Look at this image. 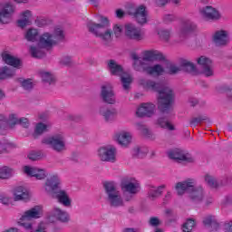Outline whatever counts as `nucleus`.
<instances>
[{
    "label": "nucleus",
    "instance_id": "49",
    "mask_svg": "<svg viewBox=\"0 0 232 232\" xmlns=\"http://www.w3.org/2000/svg\"><path fill=\"white\" fill-rule=\"evenodd\" d=\"M167 3H171V5H179V0H156L157 6H164Z\"/></svg>",
    "mask_w": 232,
    "mask_h": 232
},
{
    "label": "nucleus",
    "instance_id": "14",
    "mask_svg": "<svg viewBox=\"0 0 232 232\" xmlns=\"http://www.w3.org/2000/svg\"><path fill=\"white\" fill-rule=\"evenodd\" d=\"M98 157L103 162H115L117 160V149L113 145H105L98 150Z\"/></svg>",
    "mask_w": 232,
    "mask_h": 232
},
{
    "label": "nucleus",
    "instance_id": "10",
    "mask_svg": "<svg viewBox=\"0 0 232 232\" xmlns=\"http://www.w3.org/2000/svg\"><path fill=\"white\" fill-rule=\"evenodd\" d=\"M20 124L24 128H28L30 122L26 118L17 117V114H10L8 117L0 115V133H3L4 130H10Z\"/></svg>",
    "mask_w": 232,
    "mask_h": 232
},
{
    "label": "nucleus",
    "instance_id": "31",
    "mask_svg": "<svg viewBox=\"0 0 232 232\" xmlns=\"http://www.w3.org/2000/svg\"><path fill=\"white\" fill-rule=\"evenodd\" d=\"M166 189V185H160V187L150 186L149 188V198L155 200L162 195V192Z\"/></svg>",
    "mask_w": 232,
    "mask_h": 232
},
{
    "label": "nucleus",
    "instance_id": "33",
    "mask_svg": "<svg viewBox=\"0 0 232 232\" xmlns=\"http://www.w3.org/2000/svg\"><path fill=\"white\" fill-rule=\"evenodd\" d=\"M26 41H30L31 43H35L37 38L39 37V30L36 28H29L24 34Z\"/></svg>",
    "mask_w": 232,
    "mask_h": 232
},
{
    "label": "nucleus",
    "instance_id": "39",
    "mask_svg": "<svg viewBox=\"0 0 232 232\" xmlns=\"http://www.w3.org/2000/svg\"><path fill=\"white\" fill-rule=\"evenodd\" d=\"M204 180L209 188H217L218 186V180H217V178L214 176H211V174H206L204 176Z\"/></svg>",
    "mask_w": 232,
    "mask_h": 232
},
{
    "label": "nucleus",
    "instance_id": "15",
    "mask_svg": "<svg viewBox=\"0 0 232 232\" xmlns=\"http://www.w3.org/2000/svg\"><path fill=\"white\" fill-rule=\"evenodd\" d=\"M124 34L130 41H142L144 39V32L135 24L128 23L124 24Z\"/></svg>",
    "mask_w": 232,
    "mask_h": 232
},
{
    "label": "nucleus",
    "instance_id": "17",
    "mask_svg": "<svg viewBox=\"0 0 232 232\" xmlns=\"http://www.w3.org/2000/svg\"><path fill=\"white\" fill-rule=\"evenodd\" d=\"M2 9L0 10V23L2 24H8L12 23L14 14L15 13V5L11 3L0 4Z\"/></svg>",
    "mask_w": 232,
    "mask_h": 232
},
{
    "label": "nucleus",
    "instance_id": "35",
    "mask_svg": "<svg viewBox=\"0 0 232 232\" xmlns=\"http://www.w3.org/2000/svg\"><path fill=\"white\" fill-rule=\"evenodd\" d=\"M14 75H15V70L8 67L0 68V79H10V77H14Z\"/></svg>",
    "mask_w": 232,
    "mask_h": 232
},
{
    "label": "nucleus",
    "instance_id": "24",
    "mask_svg": "<svg viewBox=\"0 0 232 232\" xmlns=\"http://www.w3.org/2000/svg\"><path fill=\"white\" fill-rule=\"evenodd\" d=\"M195 30H197V25L193 24V22L189 20L184 21L182 23L180 30L178 33L179 41H182V39H185L188 34H191V32H195Z\"/></svg>",
    "mask_w": 232,
    "mask_h": 232
},
{
    "label": "nucleus",
    "instance_id": "27",
    "mask_svg": "<svg viewBox=\"0 0 232 232\" xmlns=\"http://www.w3.org/2000/svg\"><path fill=\"white\" fill-rule=\"evenodd\" d=\"M14 199V200H28L30 198V192L28 191V188L18 186L14 188L13 191Z\"/></svg>",
    "mask_w": 232,
    "mask_h": 232
},
{
    "label": "nucleus",
    "instance_id": "60",
    "mask_svg": "<svg viewBox=\"0 0 232 232\" xmlns=\"http://www.w3.org/2000/svg\"><path fill=\"white\" fill-rule=\"evenodd\" d=\"M165 213H166V215H169H169H171L172 210L169 209V208H168V209H166Z\"/></svg>",
    "mask_w": 232,
    "mask_h": 232
},
{
    "label": "nucleus",
    "instance_id": "7",
    "mask_svg": "<svg viewBox=\"0 0 232 232\" xmlns=\"http://www.w3.org/2000/svg\"><path fill=\"white\" fill-rule=\"evenodd\" d=\"M41 217H43V208L41 206H35L24 212L16 220V224L29 231L34 227V224L31 220H33V218H41Z\"/></svg>",
    "mask_w": 232,
    "mask_h": 232
},
{
    "label": "nucleus",
    "instance_id": "62",
    "mask_svg": "<svg viewBox=\"0 0 232 232\" xmlns=\"http://www.w3.org/2000/svg\"><path fill=\"white\" fill-rule=\"evenodd\" d=\"M229 202H231V198H229V197L226 198L225 204H229Z\"/></svg>",
    "mask_w": 232,
    "mask_h": 232
},
{
    "label": "nucleus",
    "instance_id": "47",
    "mask_svg": "<svg viewBox=\"0 0 232 232\" xmlns=\"http://www.w3.org/2000/svg\"><path fill=\"white\" fill-rule=\"evenodd\" d=\"M158 35H160L161 41H169L171 33L169 32V30L160 29L158 31Z\"/></svg>",
    "mask_w": 232,
    "mask_h": 232
},
{
    "label": "nucleus",
    "instance_id": "44",
    "mask_svg": "<svg viewBox=\"0 0 232 232\" xmlns=\"http://www.w3.org/2000/svg\"><path fill=\"white\" fill-rule=\"evenodd\" d=\"M44 131H48V125L42 122L37 123L34 129L35 135H41Z\"/></svg>",
    "mask_w": 232,
    "mask_h": 232
},
{
    "label": "nucleus",
    "instance_id": "64",
    "mask_svg": "<svg viewBox=\"0 0 232 232\" xmlns=\"http://www.w3.org/2000/svg\"><path fill=\"white\" fill-rule=\"evenodd\" d=\"M155 232H162V230L161 229H156Z\"/></svg>",
    "mask_w": 232,
    "mask_h": 232
},
{
    "label": "nucleus",
    "instance_id": "30",
    "mask_svg": "<svg viewBox=\"0 0 232 232\" xmlns=\"http://www.w3.org/2000/svg\"><path fill=\"white\" fill-rule=\"evenodd\" d=\"M2 59L5 63V64H9V66H13L14 68H20L21 67V60L11 55L8 53H2Z\"/></svg>",
    "mask_w": 232,
    "mask_h": 232
},
{
    "label": "nucleus",
    "instance_id": "50",
    "mask_svg": "<svg viewBox=\"0 0 232 232\" xmlns=\"http://www.w3.org/2000/svg\"><path fill=\"white\" fill-rule=\"evenodd\" d=\"M28 159L30 160H39V159H41V152L33 150L29 152Z\"/></svg>",
    "mask_w": 232,
    "mask_h": 232
},
{
    "label": "nucleus",
    "instance_id": "58",
    "mask_svg": "<svg viewBox=\"0 0 232 232\" xmlns=\"http://www.w3.org/2000/svg\"><path fill=\"white\" fill-rule=\"evenodd\" d=\"M169 198H171V192L168 191L165 196V200H169Z\"/></svg>",
    "mask_w": 232,
    "mask_h": 232
},
{
    "label": "nucleus",
    "instance_id": "1",
    "mask_svg": "<svg viewBox=\"0 0 232 232\" xmlns=\"http://www.w3.org/2000/svg\"><path fill=\"white\" fill-rule=\"evenodd\" d=\"M133 61V68L137 72L143 70L148 72L149 75H164L166 73V69L161 64H155L152 66H146L145 61H164V54L160 51H145L143 52V58L139 57L137 53H132L130 55Z\"/></svg>",
    "mask_w": 232,
    "mask_h": 232
},
{
    "label": "nucleus",
    "instance_id": "6",
    "mask_svg": "<svg viewBox=\"0 0 232 232\" xmlns=\"http://www.w3.org/2000/svg\"><path fill=\"white\" fill-rule=\"evenodd\" d=\"M110 26V20L104 16H100V24H95L94 22L89 21L87 23V27L91 34H93L96 37H100L103 41L111 40V29H106Z\"/></svg>",
    "mask_w": 232,
    "mask_h": 232
},
{
    "label": "nucleus",
    "instance_id": "23",
    "mask_svg": "<svg viewBox=\"0 0 232 232\" xmlns=\"http://www.w3.org/2000/svg\"><path fill=\"white\" fill-rule=\"evenodd\" d=\"M155 112V104L153 103H141L137 111V117H151Z\"/></svg>",
    "mask_w": 232,
    "mask_h": 232
},
{
    "label": "nucleus",
    "instance_id": "25",
    "mask_svg": "<svg viewBox=\"0 0 232 232\" xmlns=\"http://www.w3.org/2000/svg\"><path fill=\"white\" fill-rule=\"evenodd\" d=\"M133 12H129L130 15H133L137 23L144 24L148 21V14L146 13V7L140 5L137 9H131Z\"/></svg>",
    "mask_w": 232,
    "mask_h": 232
},
{
    "label": "nucleus",
    "instance_id": "40",
    "mask_svg": "<svg viewBox=\"0 0 232 232\" xmlns=\"http://www.w3.org/2000/svg\"><path fill=\"white\" fill-rule=\"evenodd\" d=\"M148 154V148L141 147V148H135L132 150L133 157H136L137 159H143V157H146Z\"/></svg>",
    "mask_w": 232,
    "mask_h": 232
},
{
    "label": "nucleus",
    "instance_id": "41",
    "mask_svg": "<svg viewBox=\"0 0 232 232\" xmlns=\"http://www.w3.org/2000/svg\"><path fill=\"white\" fill-rule=\"evenodd\" d=\"M137 128L138 130H140V131H141L144 137H147V139H150L151 140H155V137H153V134L142 123H137Z\"/></svg>",
    "mask_w": 232,
    "mask_h": 232
},
{
    "label": "nucleus",
    "instance_id": "48",
    "mask_svg": "<svg viewBox=\"0 0 232 232\" xmlns=\"http://www.w3.org/2000/svg\"><path fill=\"white\" fill-rule=\"evenodd\" d=\"M206 119H208V117L206 116H198V117L192 118L190 120V126H197L200 124V122H202L203 121H206Z\"/></svg>",
    "mask_w": 232,
    "mask_h": 232
},
{
    "label": "nucleus",
    "instance_id": "56",
    "mask_svg": "<svg viewBox=\"0 0 232 232\" xmlns=\"http://www.w3.org/2000/svg\"><path fill=\"white\" fill-rule=\"evenodd\" d=\"M124 14H125V13L121 9H117L116 10V17H118V19H122V16Z\"/></svg>",
    "mask_w": 232,
    "mask_h": 232
},
{
    "label": "nucleus",
    "instance_id": "9",
    "mask_svg": "<svg viewBox=\"0 0 232 232\" xmlns=\"http://www.w3.org/2000/svg\"><path fill=\"white\" fill-rule=\"evenodd\" d=\"M108 67L111 75H118V77H121L123 89L129 90L131 82H133V77L131 74H130V72H124L122 66L119 65L114 60L109 61Z\"/></svg>",
    "mask_w": 232,
    "mask_h": 232
},
{
    "label": "nucleus",
    "instance_id": "34",
    "mask_svg": "<svg viewBox=\"0 0 232 232\" xmlns=\"http://www.w3.org/2000/svg\"><path fill=\"white\" fill-rule=\"evenodd\" d=\"M100 113L104 117L106 121H111L113 117H115V114L117 113V111L115 109H108L106 107H102L100 109Z\"/></svg>",
    "mask_w": 232,
    "mask_h": 232
},
{
    "label": "nucleus",
    "instance_id": "3",
    "mask_svg": "<svg viewBox=\"0 0 232 232\" xmlns=\"http://www.w3.org/2000/svg\"><path fill=\"white\" fill-rule=\"evenodd\" d=\"M63 39H64L63 28L56 27L53 34L48 32L42 34L39 36L38 45L31 46L29 52L34 59H41L44 57V50L53 48V46H55L59 41H63Z\"/></svg>",
    "mask_w": 232,
    "mask_h": 232
},
{
    "label": "nucleus",
    "instance_id": "32",
    "mask_svg": "<svg viewBox=\"0 0 232 232\" xmlns=\"http://www.w3.org/2000/svg\"><path fill=\"white\" fill-rule=\"evenodd\" d=\"M203 224L205 227H208L212 231L215 229H218V222L217 221V218L215 216L208 215L203 218Z\"/></svg>",
    "mask_w": 232,
    "mask_h": 232
},
{
    "label": "nucleus",
    "instance_id": "18",
    "mask_svg": "<svg viewBox=\"0 0 232 232\" xmlns=\"http://www.w3.org/2000/svg\"><path fill=\"white\" fill-rule=\"evenodd\" d=\"M23 171L28 177H34L36 180H44L48 177V171L39 167L24 166Z\"/></svg>",
    "mask_w": 232,
    "mask_h": 232
},
{
    "label": "nucleus",
    "instance_id": "46",
    "mask_svg": "<svg viewBox=\"0 0 232 232\" xmlns=\"http://www.w3.org/2000/svg\"><path fill=\"white\" fill-rule=\"evenodd\" d=\"M42 79L44 82H49V84H52L53 81H55V77H53V74L48 72H43L41 73Z\"/></svg>",
    "mask_w": 232,
    "mask_h": 232
},
{
    "label": "nucleus",
    "instance_id": "16",
    "mask_svg": "<svg viewBox=\"0 0 232 232\" xmlns=\"http://www.w3.org/2000/svg\"><path fill=\"white\" fill-rule=\"evenodd\" d=\"M55 220L68 222L70 220V214L59 208H54L47 214L45 222L47 224H52L53 222H55Z\"/></svg>",
    "mask_w": 232,
    "mask_h": 232
},
{
    "label": "nucleus",
    "instance_id": "13",
    "mask_svg": "<svg viewBox=\"0 0 232 232\" xmlns=\"http://www.w3.org/2000/svg\"><path fill=\"white\" fill-rule=\"evenodd\" d=\"M42 142L50 146L54 151H64L66 150V141H64L63 134L45 137Z\"/></svg>",
    "mask_w": 232,
    "mask_h": 232
},
{
    "label": "nucleus",
    "instance_id": "22",
    "mask_svg": "<svg viewBox=\"0 0 232 232\" xmlns=\"http://www.w3.org/2000/svg\"><path fill=\"white\" fill-rule=\"evenodd\" d=\"M101 95L104 102H108V104H115V93H113L111 84L107 83L102 85Z\"/></svg>",
    "mask_w": 232,
    "mask_h": 232
},
{
    "label": "nucleus",
    "instance_id": "52",
    "mask_svg": "<svg viewBox=\"0 0 232 232\" xmlns=\"http://www.w3.org/2000/svg\"><path fill=\"white\" fill-rule=\"evenodd\" d=\"M149 224L153 227H157L160 224V220L158 218H150Z\"/></svg>",
    "mask_w": 232,
    "mask_h": 232
},
{
    "label": "nucleus",
    "instance_id": "59",
    "mask_svg": "<svg viewBox=\"0 0 232 232\" xmlns=\"http://www.w3.org/2000/svg\"><path fill=\"white\" fill-rule=\"evenodd\" d=\"M14 3H18V4H21V3H28V0H14Z\"/></svg>",
    "mask_w": 232,
    "mask_h": 232
},
{
    "label": "nucleus",
    "instance_id": "26",
    "mask_svg": "<svg viewBox=\"0 0 232 232\" xmlns=\"http://www.w3.org/2000/svg\"><path fill=\"white\" fill-rule=\"evenodd\" d=\"M32 11L25 10L20 14V19L17 20V24L20 28H24L26 26H30L32 24Z\"/></svg>",
    "mask_w": 232,
    "mask_h": 232
},
{
    "label": "nucleus",
    "instance_id": "20",
    "mask_svg": "<svg viewBox=\"0 0 232 232\" xmlns=\"http://www.w3.org/2000/svg\"><path fill=\"white\" fill-rule=\"evenodd\" d=\"M197 63L202 68V72L206 77H211L213 75L212 62L206 56H200L197 59Z\"/></svg>",
    "mask_w": 232,
    "mask_h": 232
},
{
    "label": "nucleus",
    "instance_id": "29",
    "mask_svg": "<svg viewBox=\"0 0 232 232\" xmlns=\"http://www.w3.org/2000/svg\"><path fill=\"white\" fill-rule=\"evenodd\" d=\"M115 139L121 146H128L131 142V133L121 130L115 135Z\"/></svg>",
    "mask_w": 232,
    "mask_h": 232
},
{
    "label": "nucleus",
    "instance_id": "57",
    "mask_svg": "<svg viewBox=\"0 0 232 232\" xmlns=\"http://www.w3.org/2000/svg\"><path fill=\"white\" fill-rule=\"evenodd\" d=\"M88 3H91V5H93V6H99V1L97 0H87Z\"/></svg>",
    "mask_w": 232,
    "mask_h": 232
},
{
    "label": "nucleus",
    "instance_id": "61",
    "mask_svg": "<svg viewBox=\"0 0 232 232\" xmlns=\"http://www.w3.org/2000/svg\"><path fill=\"white\" fill-rule=\"evenodd\" d=\"M0 99H5V92L0 90Z\"/></svg>",
    "mask_w": 232,
    "mask_h": 232
},
{
    "label": "nucleus",
    "instance_id": "45",
    "mask_svg": "<svg viewBox=\"0 0 232 232\" xmlns=\"http://www.w3.org/2000/svg\"><path fill=\"white\" fill-rule=\"evenodd\" d=\"M113 34L115 37H122V33L124 32V26L122 24H116L112 27Z\"/></svg>",
    "mask_w": 232,
    "mask_h": 232
},
{
    "label": "nucleus",
    "instance_id": "53",
    "mask_svg": "<svg viewBox=\"0 0 232 232\" xmlns=\"http://www.w3.org/2000/svg\"><path fill=\"white\" fill-rule=\"evenodd\" d=\"M31 232H48L46 231V225L44 222H41L39 225H38V227L36 230L34 231H31Z\"/></svg>",
    "mask_w": 232,
    "mask_h": 232
},
{
    "label": "nucleus",
    "instance_id": "28",
    "mask_svg": "<svg viewBox=\"0 0 232 232\" xmlns=\"http://www.w3.org/2000/svg\"><path fill=\"white\" fill-rule=\"evenodd\" d=\"M200 14L205 17V19H220V13L212 6L203 7L200 10Z\"/></svg>",
    "mask_w": 232,
    "mask_h": 232
},
{
    "label": "nucleus",
    "instance_id": "4",
    "mask_svg": "<svg viewBox=\"0 0 232 232\" xmlns=\"http://www.w3.org/2000/svg\"><path fill=\"white\" fill-rule=\"evenodd\" d=\"M44 190L53 196V198L64 206V208H70L72 206V199L66 193V191L61 189V179L57 174L51 176L45 181Z\"/></svg>",
    "mask_w": 232,
    "mask_h": 232
},
{
    "label": "nucleus",
    "instance_id": "55",
    "mask_svg": "<svg viewBox=\"0 0 232 232\" xmlns=\"http://www.w3.org/2000/svg\"><path fill=\"white\" fill-rule=\"evenodd\" d=\"M225 232H232V221L225 224Z\"/></svg>",
    "mask_w": 232,
    "mask_h": 232
},
{
    "label": "nucleus",
    "instance_id": "51",
    "mask_svg": "<svg viewBox=\"0 0 232 232\" xmlns=\"http://www.w3.org/2000/svg\"><path fill=\"white\" fill-rule=\"evenodd\" d=\"M35 24L39 28H43L44 26H46L48 24V19L46 18H38L35 20Z\"/></svg>",
    "mask_w": 232,
    "mask_h": 232
},
{
    "label": "nucleus",
    "instance_id": "38",
    "mask_svg": "<svg viewBox=\"0 0 232 232\" xmlns=\"http://www.w3.org/2000/svg\"><path fill=\"white\" fill-rule=\"evenodd\" d=\"M157 125L165 130H169L170 131L175 130V125L169 123L168 118H160L157 121Z\"/></svg>",
    "mask_w": 232,
    "mask_h": 232
},
{
    "label": "nucleus",
    "instance_id": "63",
    "mask_svg": "<svg viewBox=\"0 0 232 232\" xmlns=\"http://www.w3.org/2000/svg\"><path fill=\"white\" fill-rule=\"evenodd\" d=\"M3 204H8V198L2 200Z\"/></svg>",
    "mask_w": 232,
    "mask_h": 232
},
{
    "label": "nucleus",
    "instance_id": "5",
    "mask_svg": "<svg viewBox=\"0 0 232 232\" xmlns=\"http://www.w3.org/2000/svg\"><path fill=\"white\" fill-rule=\"evenodd\" d=\"M197 181L193 179H188L182 182H179L175 186V189L178 195H184V193H189V197L192 202L198 204L204 200V188L202 187H195Z\"/></svg>",
    "mask_w": 232,
    "mask_h": 232
},
{
    "label": "nucleus",
    "instance_id": "36",
    "mask_svg": "<svg viewBox=\"0 0 232 232\" xmlns=\"http://www.w3.org/2000/svg\"><path fill=\"white\" fill-rule=\"evenodd\" d=\"M15 145L14 142H10L6 140H0V153H6V151H10V150H14Z\"/></svg>",
    "mask_w": 232,
    "mask_h": 232
},
{
    "label": "nucleus",
    "instance_id": "54",
    "mask_svg": "<svg viewBox=\"0 0 232 232\" xmlns=\"http://www.w3.org/2000/svg\"><path fill=\"white\" fill-rule=\"evenodd\" d=\"M70 63H72V58H70V56H64L61 60V64H63L65 66H68V64H70Z\"/></svg>",
    "mask_w": 232,
    "mask_h": 232
},
{
    "label": "nucleus",
    "instance_id": "42",
    "mask_svg": "<svg viewBox=\"0 0 232 232\" xmlns=\"http://www.w3.org/2000/svg\"><path fill=\"white\" fill-rule=\"evenodd\" d=\"M195 219H188L182 226V231L183 232H191L193 231V228L195 227Z\"/></svg>",
    "mask_w": 232,
    "mask_h": 232
},
{
    "label": "nucleus",
    "instance_id": "37",
    "mask_svg": "<svg viewBox=\"0 0 232 232\" xmlns=\"http://www.w3.org/2000/svg\"><path fill=\"white\" fill-rule=\"evenodd\" d=\"M15 173V170L10 167H0V179H10Z\"/></svg>",
    "mask_w": 232,
    "mask_h": 232
},
{
    "label": "nucleus",
    "instance_id": "21",
    "mask_svg": "<svg viewBox=\"0 0 232 232\" xmlns=\"http://www.w3.org/2000/svg\"><path fill=\"white\" fill-rule=\"evenodd\" d=\"M212 41L216 46H226L229 43V33L224 30L217 31L212 36Z\"/></svg>",
    "mask_w": 232,
    "mask_h": 232
},
{
    "label": "nucleus",
    "instance_id": "11",
    "mask_svg": "<svg viewBox=\"0 0 232 232\" xmlns=\"http://www.w3.org/2000/svg\"><path fill=\"white\" fill-rule=\"evenodd\" d=\"M180 70H183L184 72H188L192 75H198V70L197 69V66L195 65V63L188 60H181L180 67L175 65V63H168L165 69V73H169V75H174V73H178V72H180Z\"/></svg>",
    "mask_w": 232,
    "mask_h": 232
},
{
    "label": "nucleus",
    "instance_id": "8",
    "mask_svg": "<svg viewBox=\"0 0 232 232\" xmlns=\"http://www.w3.org/2000/svg\"><path fill=\"white\" fill-rule=\"evenodd\" d=\"M103 188L107 195V202H109L110 206L112 208H121V206H124V200L122 199V196H121V191L117 190L115 182L106 181L103 184Z\"/></svg>",
    "mask_w": 232,
    "mask_h": 232
},
{
    "label": "nucleus",
    "instance_id": "12",
    "mask_svg": "<svg viewBox=\"0 0 232 232\" xmlns=\"http://www.w3.org/2000/svg\"><path fill=\"white\" fill-rule=\"evenodd\" d=\"M121 191L129 193L124 195V200L130 202L133 198V195H137L140 191V182L135 178H127L121 182Z\"/></svg>",
    "mask_w": 232,
    "mask_h": 232
},
{
    "label": "nucleus",
    "instance_id": "2",
    "mask_svg": "<svg viewBox=\"0 0 232 232\" xmlns=\"http://www.w3.org/2000/svg\"><path fill=\"white\" fill-rule=\"evenodd\" d=\"M140 84L144 90H150L151 92H158V108L163 113L171 110L173 104V90L166 83H157L151 80H140Z\"/></svg>",
    "mask_w": 232,
    "mask_h": 232
},
{
    "label": "nucleus",
    "instance_id": "43",
    "mask_svg": "<svg viewBox=\"0 0 232 232\" xmlns=\"http://www.w3.org/2000/svg\"><path fill=\"white\" fill-rule=\"evenodd\" d=\"M18 81L24 90H32L34 88V82L32 81V79L20 78Z\"/></svg>",
    "mask_w": 232,
    "mask_h": 232
},
{
    "label": "nucleus",
    "instance_id": "19",
    "mask_svg": "<svg viewBox=\"0 0 232 232\" xmlns=\"http://www.w3.org/2000/svg\"><path fill=\"white\" fill-rule=\"evenodd\" d=\"M169 157L173 160H183L185 162H193V158H191V154L180 149H174L172 150H169Z\"/></svg>",
    "mask_w": 232,
    "mask_h": 232
}]
</instances>
